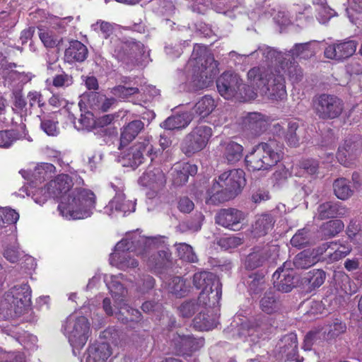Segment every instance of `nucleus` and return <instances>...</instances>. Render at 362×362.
<instances>
[{
	"label": "nucleus",
	"mask_w": 362,
	"mask_h": 362,
	"mask_svg": "<svg viewBox=\"0 0 362 362\" xmlns=\"http://www.w3.org/2000/svg\"><path fill=\"white\" fill-rule=\"evenodd\" d=\"M72 178L67 174L58 175L40 192L47 198L59 199L58 210L67 219H83L90 216L95 206V195L90 189L73 187Z\"/></svg>",
	"instance_id": "obj_1"
},
{
	"label": "nucleus",
	"mask_w": 362,
	"mask_h": 362,
	"mask_svg": "<svg viewBox=\"0 0 362 362\" xmlns=\"http://www.w3.org/2000/svg\"><path fill=\"white\" fill-rule=\"evenodd\" d=\"M246 185L245 173L235 168L222 173L208 190L207 204L217 205L234 199Z\"/></svg>",
	"instance_id": "obj_2"
},
{
	"label": "nucleus",
	"mask_w": 362,
	"mask_h": 362,
	"mask_svg": "<svg viewBox=\"0 0 362 362\" xmlns=\"http://www.w3.org/2000/svg\"><path fill=\"white\" fill-rule=\"evenodd\" d=\"M250 86L271 100H281L286 95L285 79L279 71L256 66L247 72Z\"/></svg>",
	"instance_id": "obj_3"
},
{
	"label": "nucleus",
	"mask_w": 362,
	"mask_h": 362,
	"mask_svg": "<svg viewBox=\"0 0 362 362\" xmlns=\"http://www.w3.org/2000/svg\"><path fill=\"white\" fill-rule=\"evenodd\" d=\"M129 252H134L144 259L146 253H149L148 246L141 237L123 238L116 244L114 252L110 255L111 264L123 270L137 267L138 261L131 257Z\"/></svg>",
	"instance_id": "obj_4"
},
{
	"label": "nucleus",
	"mask_w": 362,
	"mask_h": 362,
	"mask_svg": "<svg viewBox=\"0 0 362 362\" xmlns=\"http://www.w3.org/2000/svg\"><path fill=\"white\" fill-rule=\"evenodd\" d=\"M283 153L275 141L261 142L245 156V163L250 170H269L283 158Z\"/></svg>",
	"instance_id": "obj_5"
},
{
	"label": "nucleus",
	"mask_w": 362,
	"mask_h": 362,
	"mask_svg": "<svg viewBox=\"0 0 362 362\" xmlns=\"http://www.w3.org/2000/svg\"><path fill=\"white\" fill-rule=\"evenodd\" d=\"M193 284L197 289H202L197 299L200 305L216 306L219 304L222 296V284L216 274L209 272L195 273Z\"/></svg>",
	"instance_id": "obj_6"
},
{
	"label": "nucleus",
	"mask_w": 362,
	"mask_h": 362,
	"mask_svg": "<svg viewBox=\"0 0 362 362\" xmlns=\"http://www.w3.org/2000/svg\"><path fill=\"white\" fill-rule=\"evenodd\" d=\"M216 87L219 94L226 100L236 96L246 99L255 98L257 93L250 90L248 86L243 83L240 76L230 71L223 72L216 80Z\"/></svg>",
	"instance_id": "obj_7"
},
{
	"label": "nucleus",
	"mask_w": 362,
	"mask_h": 362,
	"mask_svg": "<svg viewBox=\"0 0 362 362\" xmlns=\"http://www.w3.org/2000/svg\"><path fill=\"white\" fill-rule=\"evenodd\" d=\"M311 105L315 115L322 120L339 118L344 109V103L341 98L325 93L314 95Z\"/></svg>",
	"instance_id": "obj_8"
},
{
	"label": "nucleus",
	"mask_w": 362,
	"mask_h": 362,
	"mask_svg": "<svg viewBox=\"0 0 362 362\" xmlns=\"http://www.w3.org/2000/svg\"><path fill=\"white\" fill-rule=\"evenodd\" d=\"M192 57L195 60L194 66L198 68L199 88L209 86L218 72V63L206 52V47L199 45L194 46Z\"/></svg>",
	"instance_id": "obj_9"
},
{
	"label": "nucleus",
	"mask_w": 362,
	"mask_h": 362,
	"mask_svg": "<svg viewBox=\"0 0 362 362\" xmlns=\"http://www.w3.org/2000/svg\"><path fill=\"white\" fill-rule=\"evenodd\" d=\"M64 331L73 347L81 349L90 334V324L87 317L69 316L64 325Z\"/></svg>",
	"instance_id": "obj_10"
},
{
	"label": "nucleus",
	"mask_w": 362,
	"mask_h": 362,
	"mask_svg": "<svg viewBox=\"0 0 362 362\" xmlns=\"http://www.w3.org/2000/svg\"><path fill=\"white\" fill-rule=\"evenodd\" d=\"M212 135L213 129L210 126L198 124L185 136L182 151L188 157L193 156L206 147Z\"/></svg>",
	"instance_id": "obj_11"
},
{
	"label": "nucleus",
	"mask_w": 362,
	"mask_h": 362,
	"mask_svg": "<svg viewBox=\"0 0 362 362\" xmlns=\"http://www.w3.org/2000/svg\"><path fill=\"white\" fill-rule=\"evenodd\" d=\"M159 149H157L152 136L142 139L132 146L129 152L125 155L124 159L127 160L128 165L132 168H137L143 163L146 158L153 161L159 155Z\"/></svg>",
	"instance_id": "obj_12"
},
{
	"label": "nucleus",
	"mask_w": 362,
	"mask_h": 362,
	"mask_svg": "<svg viewBox=\"0 0 362 362\" xmlns=\"http://www.w3.org/2000/svg\"><path fill=\"white\" fill-rule=\"evenodd\" d=\"M170 343L178 354L189 355L203 346L204 339L175 332L170 336Z\"/></svg>",
	"instance_id": "obj_13"
},
{
	"label": "nucleus",
	"mask_w": 362,
	"mask_h": 362,
	"mask_svg": "<svg viewBox=\"0 0 362 362\" xmlns=\"http://www.w3.org/2000/svg\"><path fill=\"white\" fill-rule=\"evenodd\" d=\"M139 182L157 194L165 187L166 177L160 167L149 165L140 177Z\"/></svg>",
	"instance_id": "obj_14"
},
{
	"label": "nucleus",
	"mask_w": 362,
	"mask_h": 362,
	"mask_svg": "<svg viewBox=\"0 0 362 362\" xmlns=\"http://www.w3.org/2000/svg\"><path fill=\"white\" fill-rule=\"evenodd\" d=\"M349 214V209L339 202L327 201L320 204L317 209V218L320 221L344 218Z\"/></svg>",
	"instance_id": "obj_15"
},
{
	"label": "nucleus",
	"mask_w": 362,
	"mask_h": 362,
	"mask_svg": "<svg viewBox=\"0 0 362 362\" xmlns=\"http://www.w3.org/2000/svg\"><path fill=\"white\" fill-rule=\"evenodd\" d=\"M243 219V213L234 208L222 209L215 216V222L216 224L233 230H235V227Z\"/></svg>",
	"instance_id": "obj_16"
},
{
	"label": "nucleus",
	"mask_w": 362,
	"mask_h": 362,
	"mask_svg": "<svg viewBox=\"0 0 362 362\" xmlns=\"http://www.w3.org/2000/svg\"><path fill=\"white\" fill-rule=\"evenodd\" d=\"M6 293L8 299H11L13 303L18 305L23 313L24 308L30 301L31 290L28 284L14 286Z\"/></svg>",
	"instance_id": "obj_17"
},
{
	"label": "nucleus",
	"mask_w": 362,
	"mask_h": 362,
	"mask_svg": "<svg viewBox=\"0 0 362 362\" xmlns=\"http://www.w3.org/2000/svg\"><path fill=\"white\" fill-rule=\"evenodd\" d=\"M112 351L107 342H95L90 344L86 353V362H106Z\"/></svg>",
	"instance_id": "obj_18"
},
{
	"label": "nucleus",
	"mask_w": 362,
	"mask_h": 362,
	"mask_svg": "<svg viewBox=\"0 0 362 362\" xmlns=\"http://www.w3.org/2000/svg\"><path fill=\"white\" fill-rule=\"evenodd\" d=\"M144 129V124L139 119L129 122L120 129L119 149L128 146Z\"/></svg>",
	"instance_id": "obj_19"
},
{
	"label": "nucleus",
	"mask_w": 362,
	"mask_h": 362,
	"mask_svg": "<svg viewBox=\"0 0 362 362\" xmlns=\"http://www.w3.org/2000/svg\"><path fill=\"white\" fill-rule=\"evenodd\" d=\"M269 123V117L259 112H250L245 117V127L252 134L259 135L266 131Z\"/></svg>",
	"instance_id": "obj_20"
},
{
	"label": "nucleus",
	"mask_w": 362,
	"mask_h": 362,
	"mask_svg": "<svg viewBox=\"0 0 362 362\" xmlns=\"http://www.w3.org/2000/svg\"><path fill=\"white\" fill-rule=\"evenodd\" d=\"M88 49L81 42L74 40L69 42L64 52L65 62L71 64L76 62H83L88 57Z\"/></svg>",
	"instance_id": "obj_21"
},
{
	"label": "nucleus",
	"mask_w": 362,
	"mask_h": 362,
	"mask_svg": "<svg viewBox=\"0 0 362 362\" xmlns=\"http://www.w3.org/2000/svg\"><path fill=\"white\" fill-rule=\"evenodd\" d=\"M197 173V167L188 162L178 163L173 173V184L175 186H182L187 182L189 176H194Z\"/></svg>",
	"instance_id": "obj_22"
},
{
	"label": "nucleus",
	"mask_w": 362,
	"mask_h": 362,
	"mask_svg": "<svg viewBox=\"0 0 362 362\" xmlns=\"http://www.w3.org/2000/svg\"><path fill=\"white\" fill-rule=\"evenodd\" d=\"M27 134L26 126L22 123L16 129L0 131V148H8L16 141L25 137Z\"/></svg>",
	"instance_id": "obj_23"
},
{
	"label": "nucleus",
	"mask_w": 362,
	"mask_h": 362,
	"mask_svg": "<svg viewBox=\"0 0 362 362\" xmlns=\"http://www.w3.org/2000/svg\"><path fill=\"white\" fill-rule=\"evenodd\" d=\"M171 253L166 250H159L151 254L146 260L147 266L155 273H161L162 270L170 264Z\"/></svg>",
	"instance_id": "obj_24"
},
{
	"label": "nucleus",
	"mask_w": 362,
	"mask_h": 362,
	"mask_svg": "<svg viewBox=\"0 0 362 362\" xmlns=\"http://www.w3.org/2000/svg\"><path fill=\"white\" fill-rule=\"evenodd\" d=\"M222 148L223 158L228 164H235L243 157L244 148L236 141H227L222 144Z\"/></svg>",
	"instance_id": "obj_25"
},
{
	"label": "nucleus",
	"mask_w": 362,
	"mask_h": 362,
	"mask_svg": "<svg viewBox=\"0 0 362 362\" xmlns=\"http://www.w3.org/2000/svg\"><path fill=\"white\" fill-rule=\"evenodd\" d=\"M245 327L247 335L254 337L252 339L253 341L264 338L265 335H268L270 333L271 330V325L262 318L249 322L245 325Z\"/></svg>",
	"instance_id": "obj_26"
},
{
	"label": "nucleus",
	"mask_w": 362,
	"mask_h": 362,
	"mask_svg": "<svg viewBox=\"0 0 362 362\" xmlns=\"http://www.w3.org/2000/svg\"><path fill=\"white\" fill-rule=\"evenodd\" d=\"M344 229V223L341 220H329L320 225L318 235L321 240H328L338 235Z\"/></svg>",
	"instance_id": "obj_27"
},
{
	"label": "nucleus",
	"mask_w": 362,
	"mask_h": 362,
	"mask_svg": "<svg viewBox=\"0 0 362 362\" xmlns=\"http://www.w3.org/2000/svg\"><path fill=\"white\" fill-rule=\"evenodd\" d=\"M358 144L351 139H346L338 148L336 157L339 163L346 167L351 164V160L357 151Z\"/></svg>",
	"instance_id": "obj_28"
},
{
	"label": "nucleus",
	"mask_w": 362,
	"mask_h": 362,
	"mask_svg": "<svg viewBox=\"0 0 362 362\" xmlns=\"http://www.w3.org/2000/svg\"><path fill=\"white\" fill-rule=\"evenodd\" d=\"M113 43L114 54L119 60H124L133 57L136 52L137 45L134 42L122 41L116 39Z\"/></svg>",
	"instance_id": "obj_29"
},
{
	"label": "nucleus",
	"mask_w": 362,
	"mask_h": 362,
	"mask_svg": "<svg viewBox=\"0 0 362 362\" xmlns=\"http://www.w3.org/2000/svg\"><path fill=\"white\" fill-rule=\"evenodd\" d=\"M326 273L322 269H313L308 272L303 278V284L309 291L320 287L325 282Z\"/></svg>",
	"instance_id": "obj_30"
},
{
	"label": "nucleus",
	"mask_w": 362,
	"mask_h": 362,
	"mask_svg": "<svg viewBox=\"0 0 362 362\" xmlns=\"http://www.w3.org/2000/svg\"><path fill=\"white\" fill-rule=\"evenodd\" d=\"M332 187L334 194L342 201L349 199L354 193L351 181L344 177L336 179L333 182Z\"/></svg>",
	"instance_id": "obj_31"
},
{
	"label": "nucleus",
	"mask_w": 362,
	"mask_h": 362,
	"mask_svg": "<svg viewBox=\"0 0 362 362\" xmlns=\"http://www.w3.org/2000/svg\"><path fill=\"white\" fill-rule=\"evenodd\" d=\"M132 205L130 201L126 200L124 194H118L110 201L105 209V211L110 213V214L115 212H122L125 214L127 212L129 213L132 211L131 206H132Z\"/></svg>",
	"instance_id": "obj_32"
},
{
	"label": "nucleus",
	"mask_w": 362,
	"mask_h": 362,
	"mask_svg": "<svg viewBox=\"0 0 362 362\" xmlns=\"http://www.w3.org/2000/svg\"><path fill=\"white\" fill-rule=\"evenodd\" d=\"M22 313L18 305H15L11 299H8L6 293L0 298V319L6 320L20 316Z\"/></svg>",
	"instance_id": "obj_33"
},
{
	"label": "nucleus",
	"mask_w": 362,
	"mask_h": 362,
	"mask_svg": "<svg viewBox=\"0 0 362 362\" xmlns=\"http://www.w3.org/2000/svg\"><path fill=\"white\" fill-rule=\"evenodd\" d=\"M215 100L210 95H206L201 98L193 107L194 112L202 118L209 116L216 108Z\"/></svg>",
	"instance_id": "obj_34"
},
{
	"label": "nucleus",
	"mask_w": 362,
	"mask_h": 362,
	"mask_svg": "<svg viewBox=\"0 0 362 362\" xmlns=\"http://www.w3.org/2000/svg\"><path fill=\"white\" fill-rule=\"evenodd\" d=\"M281 342L284 345L280 347V352L284 354L287 359H290L297 354L298 338L296 333L291 332L284 335L281 339Z\"/></svg>",
	"instance_id": "obj_35"
},
{
	"label": "nucleus",
	"mask_w": 362,
	"mask_h": 362,
	"mask_svg": "<svg viewBox=\"0 0 362 362\" xmlns=\"http://www.w3.org/2000/svg\"><path fill=\"white\" fill-rule=\"evenodd\" d=\"M275 221L272 215L268 214H262L252 226L255 235L261 237L267 235L274 226Z\"/></svg>",
	"instance_id": "obj_36"
},
{
	"label": "nucleus",
	"mask_w": 362,
	"mask_h": 362,
	"mask_svg": "<svg viewBox=\"0 0 362 362\" xmlns=\"http://www.w3.org/2000/svg\"><path fill=\"white\" fill-rule=\"evenodd\" d=\"M189 122L186 115L178 114L168 117L161 123L160 127L168 130L181 129L187 127Z\"/></svg>",
	"instance_id": "obj_37"
},
{
	"label": "nucleus",
	"mask_w": 362,
	"mask_h": 362,
	"mask_svg": "<svg viewBox=\"0 0 362 362\" xmlns=\"http://www.w3.org/2000/svg\"><path fill=\"white\" fill-rule=\"evenodd\" d=\"M337 246H332L331 250L327 254L328 261L329 262H337L347 256L351 251L352 247L347 241L338 240Z\"/></svg>",
	"instance_id": "obj_38"
},
{
	"label": "nucleus",
	"mask_w": 362,
	"mask_h": 362,
	"mask_svg": "<svg viewBox=\"0 0 362 362\" xmlns=\"http://www.w3.org/2000/svg\"><path fill=\"white\" fill-rule=\"evenodd\" d=\"M274 287L279 291L288 293L294 287V274L292 271L284 270L281 278L273 279Z\"/></svg>",
	"instance_id": "obj_39"
},
{
	"label": "nucleus",
	"mask_w": 362,
	"mask_h": 362,
	"mask_svg": "<svg viewBox=\"0 0 362 362\" xmlns=\"http://www.w3.org/2000/svg\"><path fill=\"white\" fill-rule=\"evenodd\" d=\"M194 327L199 331H208L214 329L217 325V321L214 316L200 312L193 319Z\"/></svg>",
	"instance_id": "obj_40"
},
{
	"label": "nucleus",
	"mask_w": 362,
	"mask_h": 362,
	"mask_svg": "<svg viewBox=\"0 0 362 362\" xmlns=\"http://www.w3.org/2000/svg\"><path fill=\"white\" fill-rule=\"evenodd\" d=\"M267 252L264 249H259L250 253L245 259V268L253 270L263 265L267 259Z\"/></svg>",
	"instance_id": "obj_41"
},
{
	"label": "nucleus",
	"mask_w": 362,
	"mask_h": 362,
	"mask_svg": "<svg viewBox=\"0 0 362 362\" xmlns=\"http://www.w3.org/2000/svg\"><path fill=\"white\" fill-rule=\"evenodd\" d=\"M318 261L319 259L313 256L310 250H304L295 257L293 264L296 269H305L313 266Z\"/></svg>",
	"instance_id": "obj_42"
},
{
	"label": "nucleus",
	"mask_w": 362,
	"mask_h": 362,
	"mask_svg": "<svg viewBox=\"0 0 362 362\" xmlns=\"http://www.w3.org/2000/svg\"><path fill=\"white\" fill-rule=\"evenodd\" d=\"M117 318L123 324L129 322H139L141 319V314L139 310L132 308L124 304L116 313Z\"/></svg>",
	"instance_id": "obj_43"
},
{
	"label": "nucleus",
	"mask_w": 362,
	"mask_h": 362,
	"mask_svg": "<svg viewBox=\"0 0 362 362\" xmlns=\"http://www.w3.org/2000/svg\"><path fill=\"white\" fill-rule=\"evenodd\" d=\"M280 302L275 297L273 293H266L260 300L261 310L267 314H272L277 312L280 308Z\"/></svg>",
	"instance_id": "obj_44"
},
{
	"label": "nucleus",
	"mask_w": 362,
	"mask_h": 362,
	"mask_svg": "<svg viewBox=\"0 0 362 362\" xmlns=\"http://www.w3.org/2000/svg\"><path fill=\"white\" fill-rule=\"evenodd\" d=\"M346 325L344 322L335 319L328 325L327 329L324 332V334L327 340L334 339L344 334L346 331Z\"/></svg>",
	"instance_id": "obj_45"
},
{
	"label": "nucleus",
	"mask_w": 362,
	"mask_h": 362,
	"mask_svg": "<svg viewBox=\"0 0 362 362\" xmlns=\"http://www.w3.org/2000/svg\"><path fill=\"white\" fill-rule=\"evenodd\" d=\"M298 127L299 123L296 120H291L288 122V128L284 138L287 144L290 146L296 147L299 144L300 139L296 133Z\"/></svg>",
	"instance_id": "obj_46"
},
{
	"label": "nucleus",
	"mask_w": 362,
	"mask_h": 362,
	"mask_svg": "<svg viewBox=\"0 0 362 362\" xmlns=\"http://www.w3.org/2000/svg\"><path fill=\"white\" fill-rule=\"evenodd\" d=\"M19 219V214L9 207H0V226L6 227L15 224Z\"/></svg>",
	"instance_id": "obj_47"
},
{
	"label": "nucleus",
	"mask_w": 362,
	"mask_h": 362,
	"mask_svg": "<svg viewBox=\"0 0 362 362\" xmlns=\"http://www.w3.org/2000/svg\"><path fill=\"white\" fill-rule=\"evenodd\" d=\"M297 165L303 173L314 175L318 173L320 163L317 159L307 158L300 160Z\"/></svg>",
	"instance_id": "obj_48"
},
{
	"label": "nucleus",
	"mask_w": 362,
	"mask_h": 362,
	"mask_svg": "<svg viewBox=\"0 0 362 362\" xmlns=\"http://www.w3.org/2000/svg\"><path fill=\"white\" fill-rule=\"evenodd\" d=\"M309 233L307 228L299 229L291 239V245L298 248L306 247L310 243Z\"/></svg>",
	"instance_id": "obj_49"
},
{
	"label": "nucleus",
	"mask_w": 362,
	"mask_h": 362,
	"mask_svg": "<svg viewBox=\"0 0 362 362\" xmlns=\"http://www.w3.org/2000/svg\"><path fill=\"white\" fill-rule=\"evenodd\" d=\"M74 83V79L71 75L62 71L59 74H55L52 78V85L56 88H66Z\"/></svg>",
	"instance_id": "obj_50"
},
{
	"label": "nucleus",
	"mask_w": 362,
	"mask_h": 362,
	"mask_svg": "<svg viewBox=\"0 0 362 362\" xmlns=\"http://www.w3.org/2000/svg\"><path fill=\"white\" fill-rule=\"evenodd\" d=\"M199 304L194 300H185L177 308L179 315L184 318L192 317L198 310Z\"/></svg>",
	"instance_id": "obj_51"
},
{
	"label": "nucleus",
	"mask_w": 362,
	"mask_h": 362,
	"mask_svg": "<svg viewBox=\"0 0 362 362\" xmlns=\"http://www.w3.org/2000/svg\"><path fill=\"white\" fill-rule=\"evenodd\" d=\"M338 44L342 60L351 57L355 53L358 45L357 42L352 40L338 41Z\"/></svg>",
	"instance_id": "obj_52"
},
{
	"label": "nucleus",
	"mask_w": 362,
	"mask_h": 362,
	"mask_svg": "<svg viewBox=\"0 0 362 362\" xmlns=\"http://www.w3.org/2000/svg\"><path fill=\"white\" fill-rule=\"evenodd\" d=\"M55 170V166L52 163H42L38 164L33 172L34 177L40 180H45L47 177Z\"/></svg>",
	"instance_id": "obj_53"
},
{
	"label": "nucleus",
	"mask_w": 362,
	"mask_h": 362,
	"mask_svg": "<svg viewBox=\"0 0 362 362\" xmlns=\"http://www.w3.org/2000/svg\"><path fill=\"white\" fill-rule=\"evenodd\" d=\"M177 252L178 256L181 259L188 262H197V257L194 252L192 247L186 243H181L177 247Z\"/></svg>",
	"instance_id": "obj_54"
},
{
	"label": "nucleus",
	"mask_w": 362,
	"mask_h": 362,
	"mask_svg": "<svg viewBox=\"0 0 362 362\" xmlns=\"http://www.w3.org/2000/svg\"><path fill=\"white\" fill-rule=\"evenodd\" d=\"M321 337V330L315 329L309 331L305 336L302 348L305 351H310L315 343Z\"/></svg>",
	"instance_id": "obj_55"
},
{
	"label": "nucleus",
	"mask_w": 362,
	"mask_h": 362,
	"mask_svg": "<svg viewBox=\"0 0 362 362\" xmlns=\"http://www.w3.org/2000/svg\"><path fill=\"white\" fill-rule=\"evenodd\" d=\"M112 93L119 98L125 99L132 95L139 93V90L136 87H126L119 85L112 89Z\"/></svg>",
	"instance_id": "obj_56"
},
{
	"label": "nucleus",
	"mask_w": 362,
	"mask_h": 362,
	"mask_svg": "<svg viewBox=\"0 0 362 362\" xmlns=\"http://www.w3.org/2000/svg\"><path fill=\"white\" fill-rule=\"evenodd\" d=\"M252 280L249 283V289L255 294H258L264 288V275L258 273L252 274L250 276Z\"/></svg>",
	"instance_id": "obj_57"
},
{
	"label": "nucleus",
	"mask_w": 362,
	"mask_h": 362,
	"mask_svg": "<svg viewBox=\"0 0 362 362\" xmlns=\"http://www.w3.org/2000/svg\"><path fill=\"white\" fill-rule=\"evenodd\" d=\"M108 288L111 293L112 298L116 300H122L120 299L121 297H124L127 293V289L120 282L112 280L108 284Z\"/></svg>",
	"instance_id": "obj_58"
},
{
	"label": "nucleus",
	"mask_w": 362,
	"mask_h": 362,
	"mask_svg": "<svg viewBox=\"0 0 362 362\" xmlns=\"http://www.w3.org/2000/svg\"><path fill=\"white\" fill-rule=\"evenodd\" d=\"M324 56L325 58L329 59L337 62L343 61L339 52L338 41L335 43L330 44L325 47Z\"/></svg>",
	"instance_id": "obj_59"
},
{
	"label": "nucleus",
	"mask_w": 362,
	"mask_h": 362,
	"mask_svg": "<svg viewBox=\"0 0 362 362\" xmlns=\"http://www.w3.org/2000/svg\"><path fill=\"white\" fill-rule=\"evenodd\" d=\"M90 97L95 100L97 99L98 102H101V105H98V109L103 112H107L111 107V106L115 103L116 99L114 98H106L104 95H101L99 93H93Z\"/></svg>",
	"instance_id": "obj_60"
},
{
	"label": "nucleus",
	"mask_w": 362,
	"mask_h": 362,
	"mask_svg": "<svg viewBox=\"0 0 362 362\" xmlns=\"http://www.w3.org/2000/svg\"><path fill=\"white\" fill-rule=\"evenodd\" d=\"M242 243V239L235 236L223 237L218 240V245L226 250L235 248Z\"/></svg>",
	"instance_id": "obj_61"
},
{
	"label": "nucleus",
	"mask_w": 362,
	"mask_h": 362,
	"mask_svg": "<svg viewBox=\"0 0 362 362\" xmlns=\"http://www.w3.org/2000/svg\"><path fill=\"white\" fill-rule=\"evenodd\" d=\"M101 339H105L114 344H117L119 339V332L115 327H108L100 334Z\"/></svg>",
	"instance_id": "obj_62"
},
{
	"label": "nucleus",
	"mask_w": 362,
	"mask_h": 362,
	"mask_svg": "<svg viewBox=\"0 0 362 362\" xmlns=\"http://www.w3.org/2000/svg\"><path fill=\"white\" fill-rule=\"evenodd\" d=\"M28 99L30 108H35L36 107L42 108L45 105V102L43 99L42 95L40 92H29L28 94Z\"/></svg>",
	"instance_id": "obj_63"
},
{
	"label": "nucleus",
	"mask_w": 362,
	"mask_h": 362,
	"mask_svg": "<svg viewBox=\"0 0 362 362\" xmlns=\"http://www.w3.org/2000/svg\"><path fill=\"white\" fill-rule=\"evenodd\" d=\"M346 69L351 75H359L362 74V59H352L346 66Z\"/></svg>",
	"instance_id": "obj_64"
}]
</instances>
